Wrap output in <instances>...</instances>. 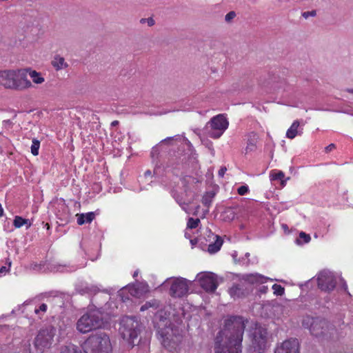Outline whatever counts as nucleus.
<instances>
[{"instance_id":"48","label":"nucleus","mask_w":353,"mask_h":353,"mask_svg":"<svg viewBox=\"0 0 353 353\" xmlns=\"http://www.w3.org/2000/svg\"><path fill=\"white\" fill-rule=\"evenodd\" d=\"M268 290V287L265 286V285H263L259 289V291L261 292V293H266Z\"/></svg>"},{"instance_id":"35","label":"nucleus","mask_w":353,"mask_h":353,"mask_svg":"<svg viewBox=\"0 0 353 353\" xmlns=\"http://www.w3.org/2000/svg\"><path fill=\"white\" fill-rule=\"evenodd\" d=\"M79 267L76 265H60L58 268V271L62 272H72L76 271Z\"/></svg>"},{"instance_id":"44","label":"nucleus","mask_w":353,"mask_h":353,"mask_svg":"<svg viewBox=\"0 0 353 353\" xmlns=\"http://www.w3.org/2000/svg\"><path fill=\"white\" fill-rule=\"evenodd\" d=\"M170 163L171 164V167H172V172H173L174 174H176V175H177L178 174L175 172V170H179L184 167L183 164H181L179 163H176V165H174V163H173L172 162H170Z\"/></svg>"},{"instance_id":"28","label":"nucleus","mask_w":353,"mask_h":353,"mask_svg":"<svg viewBox=\"0 0 353 353\" xmlns=\"http://www.w3.org/2000/svg\"><path fill=\"white\" fill-rule=\"evenodd\" d=\"M214 196V192H206L202 198L203 204L205 206L209 207L212 203Z\"/></svg>"},{"instance_id":"45","label":"nucleus","mask_w":353,"mask_h":353,"mask_svg":"<svg viewBox=\"0 0 353 353\" xmlns=\"http://www.w3.org/2000/svg\"><path fill=\"white\" fill-rule=\"evenodd\" d=\"M236 17V13L234 11L229 12L225 17V20L227 22H230Z\"/></svg>"},{"instance_id":"12","label":"nucleus","mask_w":353,"mask_h":353,"mask_svg":"<svg viewBox=\"0 0 353 353\" xmlns=\"http://www.w3.org/2000/svg\"><path fill=\"white\" fill-rule=\"evenodd\" d=\"M318 287L322 291H332L336 284V278L333 272L324 270L317 275Z\"/></svg>"},{"instance_id":"17","label":"nucleus","mask_w":353,"mask_h":353,"mask_svg":"<svg viewBox=\"0 0 353 353\" xmlns=\"http://www.w3.org/2000/svg\"><path fill=\"white\" fill-rule=\"evenodd\" d=\"M21 70L25 71L26 78H27V76L29 75V77L32 79V83H33L37 85H41L45 82V78L41 72H39L30 68L21 69Z\"/></svg>"},{"instance_id":"29","label":"nucleus","mask_w":353,"mask_h":353,"mask_svg":"<svg viewBox=\"0 0 353 353\" xmlns=\"http://www.w3.org/2000/svg\"><path fill=\"white\" fill-rule=\"evenodd\" d=\"M181 182L184 186L185 192V196H188V184L194 183L195 179L190 176H185L183 178H181Z\"/></svg>"},{"instance_id":"56","label":"nucleus","mask_w":353,"mask_h":353,"mask_svg":"<svg viewBox=\"0 0 353 353\" xmlns=\"http://www.w3.org/2000/svg\"><path fill=\"white\" fill-rule=\"evenodd\" d=\"M230 215H231V216L230 217V219H233L234 218V213L231 212Z\"/></svg>"},{"instance_id":"18","label":"nucleus","mask_w":353,"mask_h":353,"mask_svg":"<svg viewBox=\"0 0 353 353\" xmlns=\"http://www.w3.org/2000/svg\"><path fill=\"white\" fill-rule=\"evenodd\" d=\"M172 196L174 198L175 201L178 203V204L181 207L183 210H184L186 213L189 214L190 212L188 206L190 203H192V202L193 201V199L188 198V196L185 198L175 192H172Z\"/></svg>"},{"instance_id":"47","label":"nucleus","mask_w":353,"mask_h":353,"mask_svg":"<svg viewBox=\"0 0 353 353\" xmlns=\"http://www.w3.org/2000/svg\"><path fill=\"white\" fill-rule=\"evenodd\" d=\"M226 168L223 167V168H221L219 170V176H221V177H223L224 176V174L225 172H226Z\"/></svg>"},{"instance_id":"16","label":"nucleus","mask_w":353,"mask_h":353,"mask_svg":"<svg viewBox=\"0 0 353 353\" xmlns=\"http://www.w3.org/2000/svg\"><path fill=\"white\" fill-rule=\"evenodd\" d=\"M128 292L130 296L134 297H140L139 294L137 291V288L134 284H129L125 287L121 288L119 292V296H121L122 301L125 302L130 299L129 296H125V294Z\"/></svg>"},{"instance_id":"14","label":"nucleus","mask_w":353,"mask_h":353,"mask_svg":"<svg viewBox=\"0 0 353 353\" xmlns=\"http://www.w3.org/2000/svg\"><path fill=\"white\" fill-rule=\"evenodd\" d=\"M75 290L77 293L81 295H94L100 291L108 294L109 293L108 290H101L97 285L88 284L86 283H80L77 284L75 287Z\"/></svg>"},{"instance_id":"42","label":"nucleus","mask_w":353,"mask_h":353,"mask_svg":"<svg viewBox=\"0 0 353 353\" xmlns=\"http://www.w3.org/2000/svg\"><path fill=\"white\" fill-rule=\"evenodd\" d=\"M248 192L249 188L248 185H241L237 190L238 194L241 196L245 195Z\"/></svg>"},{"instance_id":"32","label":"nucleus","mask_w":353,"mask_h":353,"mask_svg":"<svg viewBox=\"0 0 353 353\" xmlns=\"http://www.w3.org/2000/svg\"><path fill=\"white\" fill-rule=\"evenodd\" d=\"M39 148H40V141L36 139H34L32 141L31 153L34 156H37L39 154Z\"/></svg>"},{"instance_id":"10","label":"nucleus","mask_w":353,"mask_h":353,"mask_svg":"<svg viewBox=\"0 0 353 353\" xmlns=\"http://www.w3.org/2000/svg\"><path fill=\"white\" fill-rule=\"evenodd\" d=\"M267 330L261 327L256 326L252 333V353H263L267 348Z\"/></svg>"},{"instance_id":"58","label":"nucleus","mask_w":353,"mask_h":353,"mask_svg":"<svg viewBox=\"0 0 353 353\" xmlns=\"http://www.w3.org/2000/svg\"><path fill=\"white\" fill-rule=\"evenodd\" d=\"M249 256H250V253L247 252V253L245 254V256H246V257H248Z\"/></svg>"},{"instance_id":"19","label":"nucleus","mask_w":353,"mask_h":353,"mask_svg":"<svg viewBox=\"0 0 353 353\" xmlns=\"http://www.w3.org/2000/svg\"><path fill=\"white\" fill-rule=\"evenodd\" d=\"M77 223L82 225L85 223H90L95 218V214L93 212L88 213L77 214Z\"/></svg>"},{"instance_id":"22","label":"nucleus","mask_w":353,"mask_h":353,"mask_svg":"<svg viewBox=\"0 0 353 353\" xmlns=\"http://www.w3.org/2000/svg\"><path fill=\"white\" fill-rule=\"evenodd\" d=\"M212 236L213 239H215V241L208 245V251L210 254L217 252L221 249L223 244V240L220 236L214 234H212Z\"/></svg>"},{"instance_id":"15","label":"nucleus","mask_w":353,"mask_h":353,"mask_svg":"<svg viewBox=\"0 0 353 353\" xmlns=\"http://www.w3.org/2000/svg\"><path fill=\"white\" fill-rule=\"evenodd\" d=\"M159 334L161 335L162 338V344L163 346L168 347V348H172L174 347V345L176 344L178 341V337L175 336L174 337L172 336V335L170 333L173 332V330L170 327H167L164 330H159Z\"/></svg>"},{"instance_id":"41","label":"nucleus","mask_w":353,"mask_h":353,"mask_svg":"<svg viewBox=\"0 0 353 353\" xmlns=\"http://www.w3.org/2000/svg\"><path fill=\"white\" fill-rule=\"evenodd\" d=\"M302 17L307 19L309 17H314L316 15V11L315 10H311V11H306L303 12L301 14Z\"/></svg>"},{"instance_id":"39","label":"nucleus","mask_w":353,"mask_h":353,"mask_svg":"<svg viewBox=\"0 0 353 353\" xmlns=\"http://www.w3.org/2000/svg\"><path fill=\"white\" fill-rule=\"evenodd\" d=\"M147 23L148 26L152 27L154 25L155 21L152 17L149 18H142L140 19V23L143 24Z\"/></svg>"},{"instance_id":"3","label":"nucleus","mask_w":353,"mask_h":353,"mask_svg":"<svg viewBox=\"0 0 353 353\" xmlns=\"http://www.w3.org/2000/svg\"><path fill=\"white\" fill-rule=\"evenodd\" d=\"M82 348L85 353H111L112 350L109 336L102 332L89 336Z\"/></svg>"},{"instance_id":"8","label":"nucleus","mask_w":353,"mask_h":353,"mask_svg":"<svg viewBox=\"0 0 353 353\" xmlns=\"http://www.w3.org/2000/svg\"><path fill=\"white\" fill-rule=\"evenodd\" d=\"M302 325L305 328L309 329L310 333L316 337H325L330 333L329 323L319 317L305 316L303 319Z\"/></svg>"},{"instance_id":"33","label":"nucleus","mask_w":353,"mask_h":353,"mask_svg":"<svg viewBox=\"0 0 353 353\" xmlns=\"http://www.w3.org/2000/svg\"><path fill=\"white\" fill-rule=\"evenodd\" d=\"M200 222L199 219H193L190 217L187 223V229H194L197 228Z\"/></svg>"},{"instance_id":"20","label":"nucleus","mask_w":353,"mask_h":353,"mask_svg":"<svg viewBox=\"0 0 353 353\" xmlns=\"http://www.w3.org/2000/svg\"><path fill=\"white\" fill-rule=\"evenodd\" d=\"M52 65L57 71L65 69L68 67V64L65 59L60 55L54 56L52 61Z\"/></svg>"},{"instance_id":"55","label":"nucleus","mask_w":353,"mask_h":353,"mask_svg":"<svg viewBox=\"0 0 353 353\" xmlns=\"http://www.w3.org/2000/svg\"><path fill=\"white\" fill-rule=\"evenodd\" d=\"M343 288H344V290H346V289H347V284H346V283H345V282H343Z\"/></svg>"},{"instance_id":"4","label":"nucleus","mask_w":353,"mask_h":353,"mask_svg":"<svg viewBox=\"0 0 353 353\" xmlns=\"http://www.w3.org/2000/svg\"><path fill=\"white\" fill-rule=\"evenodd\" d=\"M103 314L99 310H90L77 321V330L85 334L101 327L103 323Z\"/></svg>"},{"instance_id":"38","label":"nucleus","mask_w":353,"mask_h":353,"mask_svg":"<svg viewBox=\"0 0 353 353\" xmlns=\"http://www.w3.org/2000/svg\"><path fill=\"white\" fill-rule=\"evenodd\" d=\"M181 137L180 135H175L174 137H167V138L164 139L163 140H162L159 143V145H161L163 143H170L172 141H177V140H181Z\"/></svg>"},{"instance_id":"24","label":"nucleus","mask_w":353,"mask_h":353,"mask_svg":"<svg viewBox=\"0 0 353 353\" xmlns=\"http://www.w3.org/2000/svg\"><path fill=\"white\" fill-rule=\"evenodd\" d=\"M229 293L233 298H241L245 294V289L242 285L236 284L234 285L230 290Z\"/></svg>"},{"instance_id":"59","label":"nucleus","mask_w":353,"mask_h":353,"mask_svg":"<svg viewBox=\"0 0 353 353\" xmlns=\"http://www.w3.org/2000/svg\"><path fill=\"white\" fill-rule=\"evenodd\" d=\"M190 242H191L192 244H194L193 240H190Z\"/></svg>"},{"instance_id":"43","label":"nucleus","mask_w":353,"mask_h":353,"mask_svg":"<svg viewBox=\"0 0 353 353\" xmlns=\"http://www.w3.org/2000/svg\"><path fill=\"white\" fill-rule=\"evenodd\" d=\"M47 305L46 303H42L38 308H35L34 312L37 314H39L40 312L45 313L47 310Z\"/></svg>"},{"instance_id":"30","label":"nucleus","mask_w":353,"mask_h":353,"mask_svg":"<svg viewBox=\"0 0 353 353\" xmlns=\"http://www.w3.org/2000/svg\"><path fill=\"white\" fill-rule=\"evenodd\" d=\"M137 291L139 296H141L148 292V285L145 283H135Z\"/></svg>"},{"instance_id":"11","label":"nucleus","mask_w":353,"mask_h":353,"mask_svg":"<svg viewBox=\"0 0 353 353\" xmlns=\"http://www.w3.org/2000/svg\"><path fill=\"white\" fill-rule=\"evenodd\" d=\"M196 279L201 288L207 292H214L219 285L217 276L211 272H200L197 274Z\"/></svg>"},{"instance_id":"1","label":"nucleus","mask_w":353,"mask_h":353,"mask_svg":"<svg viewBox=\"0 0 353 353\" xmlns=\"http://www.w3.org/2000/svg\"><path fill=\"white\" fill-rule=\"evenodd\" d=\"M245 320L231 316L225 321L223 328L215 339V353H241Z\"/></svg>"},{"instance_id":"21","label":"nucleus","mask_w":353,"mask_h":353,"mask_svg":"<svg viewBox=\"0 0 353 353\" xmlns=\"http://www.w3.org/2000/svg\"><path fill=\"white\" fill-rule=\"evenodd\" d=\"M258 135L254 132H250L248 135L247 146L245 148L246 152L254 151L256 148Z\"/></svg>"},{"instance_id":"46","label":"nucleus","mask_w":353,"mask_h":353,"mask_svg":"<svg viewBox=\"0 0 353 353\" xmlns=\"http://www.w3.org/2000/svg\"><path fill=\"white\" fill-rule=\"evenodd\" d=\"M334 148H335V145L334 143H331L325 148V150L326 152H329Z\"/></svg>"},{"instance_id":"54","label":"nucleus","mask_w":353,"mask_h":353,"mask_svg":"<svg viewBox=\"0 0 353 353\" xmlns=\"http://www.w3.org/2000/svg\"><path fill=\"white\" fill-rule=\"evenodd\" d=\"M138 274H139V271L138 270L135 271L133 274V277L134 278L137 277L138 276Z\"/></svg>"},{"instance_id":"53","label":"nucleus","mask_w":353,"mask_h":353,"mask_svg":"<svg viewBox=\"0 0 353 353\" xmlns=\"http://www.w3.org/2000/svg\"><path fill=\"white\" fill-rule=\"evenodd\" d=\"M118 124H119V121H113L112 122V123H111V125H112V126H115V125H118Z\"/></svg>"},{"instance_id":"52","label":"nucleus","mask_w":353,"mask_h":353,"mask_svg":"<svg viewBox=\"0 0 353 353\" xmlns=\"http://www.w3.org/2000/svg\"><path fill=\"white\" fill-rule=\"evenodd\" d=\"M345 90L349 93L353 94V88H347Z\"/></svg>"},{"instance_id":"25","label":"nucleus","mask_w":353,"mask_h":353,"mask_svg":"<svg viewBox=\"0 0 353 353\" xmlns=\"http://www.w3.org/2000/svg\"><path fill=\"white\" fill-rule=\"evenodd\" d=\"M60 353H82V351L77 345L68 343L61 346Z\"/></svg>"},{"instance_id":"7","label":"nucleus","mask_w":353,"mask_h":353,"mask_svg":"<svg viewBox=\"0 0 353 353\" xmlns=\"http://www.w3.org/2000/svg\"><path fill=\"white\" fill-rule=\"evenodd\" d=\"M191 281L183 277H170L161 284L164 288L170 286L169 294L174 298H181L188 293Z\"/></svg>"},{"instance_id":"5","label":"nucleus","mask_w":353,"mask_h":353,"mask_svg":"<svg viewBox=\"0 0 353 353\" xmlns=\"http://www.w3.org/2000/svg\"><path fill=\"white\" fill-rule=\"evenodd\" d=\"M141 323L134 316L123 317L121 321L119 332L129 345L134 346L141 332Z\"/></svg>"},{"instance_id":"50","label":"nucleus","mask_w":353,"mask_h":353,"mask_svg":"<svg viewBox=\"0 0 353 353\" xmlns=\"http://www.w3.org/2000/svg\"><path fill=\"white\" fill-rule=\"evenodd\" d=\"M157 148H158V145H157L156 147H154L152 148V151L151 152L152 157H154V152L157 151Z\"/></svg>"},{"instance_id":"40","label":"nucleus","mask_w":353,"mask_h":353,"mask_svg":"<svg viewBox=\"0 0 353 353\" xmlns=\"http://www.w3.org/2000/svg\"><path fill=\"white\" fill-rule=\"evenodd\" d=\"M285 174L282 171H276L272 174V179L282 181Z\"/></svg>"},{"instance_id":"13","label":"nucleus","mask_w":353,"mask_h":353,"mask_svg":"<svg viewBox=\"0 0 353 353\" xmlns=\"http://www.w3.org/2000/svg\"><path fill=\"white\" fill-rule=\"evenodd\" d=\"M274 353H299V343L296 339H290L278 346Z\"/></svg>"},{"instance_id":"2","label":"nucleus","mask_w":353,"mask_h":353,"mask_svg":"<svg viewBox=\"0 0 353 353\" xmlns=\"http://www.w3.org/2000/svg\"><path fill=\"white\" fill-rule=\"evenodd\" d=\"M21 69L0 70V86L6 89L22 91L32 87Z\"/></svg>"},{"instance_id":"34","label":"nucleus","mask_w":353,"mask_h":353,"mask_svg":"<svg viewBox=\"0 0 353 353\" xmlns=\"http://www.w3.org/2000/svg\"><path fill=\"white\" fill-rule=\"evenodd\" d=\"M310 241V236L309 234H305L303 232H301L299 234V238L296 239L297 244L301 243H307Z\"/></svg>"},{"instance_id":"49","label":"nucleus","mask_w":353,"mask_h":353,"mask_svg":"<svg viewBox=\"0 0 353 353\" xmlns=\"http://www.w3.org/2000/svg\"><path fill=\"white\" fill-rule=\"evenodd\" d=\"M154 174L158 176L160 174V168L155 167L154 169Z\"/></svg>"},{"instance_id":"57","label":"nucleus","mask_w":353,"mask_h":353,"mask_svg":"<svg viewBox=\"0 0 353 353\" xmlns=\"http://www.w3.org/2000/svg\"><path fill=\"white\" fill-rule=\"evenodd\" d=\"M233 258L235 259L236 256V252H235L234 254H233Z\"/></svg>"},{"instance_id":"26","label":"nucleus","mask_w":353,"mask_h":353,"mask_svg":"<svg viewBox=\"0 0 353 353\" xmlns=\"http://www.w3.org/2000/svg\"><path fill=\"white\" fill-rule=\"evenodd\" d=\"M300 125V123L298 120H295L292 124L291 125V126L290 127V128L287 130V132H286V137L288 138V139H294L296 135H298L299 133V131H298V128Z\"/></svg>"},{"instance_id":"23","label":"nucleus","mask_w":353,"mask_h":353,"mask_svg":"<svg viewBox=\"0 0 353 353\" xmlns=\"http://www.w3.org/2000/svg\"><path fill=\"white\" fill-rule=\"evenodd\" d=\"M270 279L265 277L261 274L255 273V274H250L245 276V280L251 283H264Z\"/></svg>"},{"instance_id":"37","label":"nucleus","mask_w":353,"mask_h":353,"mask_svg":"<svg viewBox=\"0 0 353 353\" xmlns=\"http://www.w3.org/2000/svg\"><path fill=\"white\" fill-rule=\"evenodd\" d=\"M12 262L9 259H6V265L8 266H2L0 268V276L6 275L10 271Z\"/></svg>"},{"instance_id":"51","label":"nucleus","mask_w":353,"mask_h":353,"mask_svg":"<svg viewBox=\"0 0 353 353\" xmlns=\"http://www.w3.org/2000/svg\"><path fill=\"white\" fill-rule=\"evenodd\" d=\"M144 175H145V176H150L151 175V171L149 170L145 171V173H144Z\"/></svg>"},{"instance_id":"36","label":"nucleus","mask_w":353,"mask_h":353,"mask_svg":"<svg viewBox=\"0 0 353 353\" xmlns=\"http://www.w3.org/2000/svg\"><path fill=\"white\" fill-rule=\"evenodd\" d=\"M274 294L276 296H282L285 292V289L281 285L274 284L272 287Z\"/></svg>"},{"instance_id":"27","label":"nucleus","mask_w":353,"mask_h":353,"mask_svg":"<svg viewBox=\"0 0 353 353\" xmlns=\"http://www.w3.org/2000/svg\"><path fill=\"white\" fill-rule=\"evenodd\" d=\"M13 225L16 228H19L23 225L26 226V228H29L31 225L28 219H26L19 216L14 217Z\"/></svg>"},{"instance_id":"31","label":"nucleus","mask_w":353,"mask_h":353,"mask_svg":"<svg viewBox=\"0 0 353 353\" xmlns=\"http://www.w3.org/2000/svg\"><path fill=\"white\" fill-rule=\"evenodd\" d=\"M158 306H159V304H158L157 301L152 300V301H148L145 304H143L141 307L140 310L143 312V311H145V310H147L148 309H149L150 307L157 308Z\"/></svg>"},{"instance_id":"9","label":"nucleus","mask_w":353,"mask_h":353,"mask_svg":"<svg viewBox=\"0 0 353 353\" xmlns=\"http://www.w3.org/2000/svg\"><path fill=\"white\" fill-rule=\"evenodd\" d=\"M229 122L224 114H218L212 117L206 124L205 130L208 135L213 139H219L228 129Z\"/></svg>"},{"instance_id":"6","label":"nucleus","mask_w":353,"mask_h":353,"mask_svg":"<svg viewBox=\"0 0 353 353\" xmlns=\"http://www.w3.org/2000/svg\"><path fill=\"white\" fill-rule=\"evenodd\" d=\"M56 329L52 326H48L41 329L34 340L33 353H43L52 346Z\"/></svg>"}]
</instances>
